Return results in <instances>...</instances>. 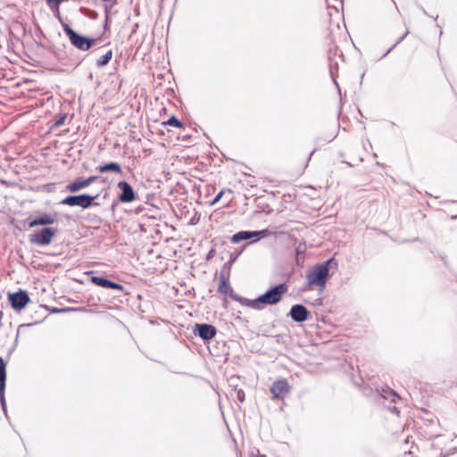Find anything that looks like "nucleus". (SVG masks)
I'll return each instance as SVG.
<instances>
[{"label": "nucleus", "mask_w": 457, "mask_h": 457, "mask_svg": "<svg viewBox=\"0 0 457 457\" xmlns=\"http://www.w3.org/2000/svg\"><path fill=\"white\" fill-rule=\"evenodd\" d=\"M266 234V230H260V231H239L236 234H234L231 237V242L234 244H237L244 240H249L253 237H260V236H264Z\"/></svg>", "instance_id": "13"}, {"label": "nucleus", "mask_w": 457, "mask_h": 457, "mask_svg": "<svg viewBox=\"0 0 457 457\" xmlns=\"http://www.w3.org/2000/svg\"><path fill=\"white\" fill-rule=\"evenodd\" d=\"M97 170L100 172L112 171V172H115V173H120L121 172V166L118 162H109V163H105L104 165L98 166Z\"/></svg>", "instance_id": "15"}, {"label": "nucleus", "mask_w": 457, "mask_h": 457, "mask_svg": "<svg viewBox=\"0 0 457 457\" xmlns=\"http://www.w3.org/2000/svg\"><path fill=\"white\" fill-rule=\"evenodd\" d=\"M289 389L290 386L286 379H278L272 384L270 393L274 399L284 400Z\"/></svg>", "instance_id": "9"}, {"label": "nucleus", "mask_w": 457, "mask_h": 457, "mask_svg": "<svg viewBox=\"0 0 457 457\" xmlns=\"http://www.w3.org/2000/svg\"><path fill=\"white\" fill-rule=\"evenodd\" d=\"M9 301L12 307L16 311H21L25 308L29 302V296L24 290L9 295Z\"/></svg>", "instance_id": "7"}, {"label": "nucleus", "mask_w": 457, "mask_h": 457, "mask_svg": "<svg viewBox=\"0 0 457 457\" xmlns=\"http://www.w3.org/2000/svg\"><path fill=\"white\" fill-rule=\"evenodd\" d=\"M62 29L64 33L68 36L71 44L80 51H87L96 41L95 38H90L77 33L68 24L62 23Z\"/></svg>", "instance_id": "3"}, {"label": "nucleus", "mask_w": 457, "mask_h": 457, "mask_svg": "<svg viewBox=\"0 0 457 457\" xmlns=\"http://www.w3.org/2000/svg\"><path fill=\"white\" fill-rule=\"evenodd\" d=\"M86 187H87V185L83 179H76L75 181L69 183L66 187L67 190L72 193L78 192Z\"/></svg>", "instance_id": "16"}, {"label": "nucleus", "mask_w": 457, "mask_h": 457, "mask_svg": "<svg viewBox=\"0 0 457 457\" xmlns=\"http://www.w3.org/2000/svg\"><path fill=\"white\" fill-rule=\"evenodd\" d=\"M256 457H267L266 455L264 454H260L259 453H257Z\"/></svg>", "instance_id": "27"}, {"label": "nucleus", "mask_w": 457, "mask_h": 457, "mask_svg": "<svg viewBox=\"0 0 457 457\" xmlns=\"http://www.w3.org/2000/svg\"><path fill=\"white\" fill-rule=\"evenodd\" d=\"M6 364L2 357H0V403L4 412L6 414V403L4 397L5 379H6Z\"/></svg>", "instance_id": "11"}, {"label": "nucleus", "mask_w": 457, "mask_h": 457, "mask_svg": "<svg viewBox=\"0 0 457 457\" xmlns=\"http://www.w3.org/2000/svg\"><path fill=\"white\" fill-rule=\"evenodd\" d=\"M409 34V29L405 31V33L397 39V41L385 53L383 57L386 56L398 44H400Z\"/></svg>", "instance_id": "22"}, {"label": "nucleus", "mask_w": 457, "mask_h": 457, "mask_svg": "<svg viewBox=\"0 0 457 457\" xmlns=\"http://www.w3.org/2000/svg\"><path fill=\"white\" fill-rule=\"evenodd\" d=\"M112 51L108 50L104 54H103L96 60V64L98 68L104 67L109 63V62L112 60Z\"/></svg>", "instance_id": "18"}, {"label": "nucleus", "mask_w": 457, "mask_h": 457, "mask_svg": "<svg viewBox=\"0 0 457 457\" xmlns=\"http://www.w3.org/2000/svg\"><path fill=\"white\" fill-rule=\"evenodd\" d=\"M99 196V194L96 195H90L88 194H81L77 195H68L61 201V204L69 206H79L84 209L89 208L92 205H99L94 201Z\"/></svg>", "instance_id": "4"}, {"label": "nucleus", "mask_w": 457, "mask_h": 457, "mask_svg": "<svg viewBox=\"0 0 457 457\" xmlns=\"http://www.w3.org/2000/svg\"><path fill=\"white\" fill-rule=\"evenodd\" d=\"M390 411L393 412H398L395 406H393L392 408H390Z\"/></svg>", "instance_id": "26"}, {"label": "nucleus", "mask_w": 457, "mask_h": 457, "mask_svg": "<svg viewBox=\"0 0 457 457\" xmlns=\"http://www.w3.org/2000/svg\"><path fill=\"white\" fill-rule=\"evenodd\" d=\"M289 315L295 322H303L308 320L309 312L305 306L302 304H295L291 307Z\"/></svg>", "instance_id": "12"}, {"label": "nucleus", "mask_w": 457, "mask_h": 457, "mask_svg": "<svg viewBox=\"0 0 457 457\" xmlns=\"http://www.w3.org/2000/svg\"><path fill=\"white\" fill-rule=\"evenodd\" d=\"M218 290L220 294H224V295H228V294L231 295L232 294V289L224 277H222L220 279Z\"/></svg>", "instance_id": "19"}, {"label": "nucleus", "mask_w": 457, "mask_h": 457, "mask_svg": "<svg viewBox=\"0 0 457 457\" xmlns=\"http://www.w3.org/2000/svg\"><path fill=\"white\" fill-rule=\"evenodd\" d=\"M90 281L98 287H104V288H111L115 290L122 291L124 289V287L121 284L116 283L114 281H112L110 279H107L106 278L100 277V276H91Z\"/></svg>", "instance_id": "10"}, {"label": "nucleus", "mask_w": 457, "mask_h": 457, "mask_svg": "<svg viewBox=\"0 0 457 457\" xmlns=\"http://www.w3.org/2000/svg\"><path fill=\"white\" fill-rule=\"evenodd\" d=\"M96 179H97L96 176H90L87 179H85V181H86V183H87V185L88 187L89 185L94 183Z\"/></svg>", "instance_id": "24"}, {"label": "nucleus", "mask_w": 457, "mask_h": 457, "mask_svg": "<svg viewBox=\"0 0 457 457\" xmlns=\"http://www.w3.org/2000/svg\"><path fill=\"white\" fill-rule=\"evenodd\" d=\"M288 287L285 283L270 287L264 294L256 299H247L244 297L235 298L241 304L255 310H262L266 305H274L279 303L284 294L287 292Z\"/></svg>", "instance_id": "1"}, {"label": "nucleus", "mask_w": 457, "mask_h": 457, "mask_svg": "<svg viewBox=\"0 0 457 457\" xmlns=\"http://www.w3.org/2000/svg\"><path fill=\"white\" fill-rule=\"evenodd\" d=\"M117 187L120 190L118 196L119 201L121 203H131L136 199V193L133 187L125 180L120 181L117 184Z\"/></svg>", "instance_id": "8"}, {"label": "nucleus", "mask_w": 457, "mask_h": 457, "mask_svg": "<svg viewBox=\"0 0 457 457\" xmlns=\"http://www.w3.org/2000/svg\"><path fill=\"white\" fill-rule=\"evenodd\" d=\"M56 221L55 216L50 213H42L41 215L35 217L29 220V227L34 228L39 225H51Z\"/></svg>", "instance_id": "14"}, {"label": "nucleus", "mask_w": 457, "mask_h": 457, "mask_svg": "<svg viewBox=\"0 0 457 457\" xmlns=\"http://www.w3.org/2000/svg\"><path fill=\"white\" fill-rule=\"evenodd\" d=\"M222 195H223V191H220V193L215 196V198L213 199V201H212V204H213L217 203V202L221 198Z\"/></svg>", "instance_id": "25"}, {"label": "nucleus", "mask_w": 457, "mask_h": 457, "mask_svg": "<svg viewBox=\"0 0 457 457\" xmlns=\"http://www.w3.org/2000/svg\"><path fill=\"white\" fill-rule=\"evenodd\" d=\"M235 391L237 393V399L238 400V402L240 403H243L245 401V392L243 389L239 388H235Z\"/></svg>", "instance_id": "23"}, {"label": "nucleus", "mask_w": 457, "mask_h": 457, "mask_svg": "<svg viewBox=\"0 0 457 457\" xmlns=\"http://www.w3.org/2000/svg\"><path fill=\"white\" fill-rule=\"evenodd\" d=\"M334 264L337 266L335 258H330L326 262L312 267L306 274V282L309 287L316 286L321 290L325 287L326 282L329 277V268Z\"/></svg>", "instance_id": "2"}, {"label": "nucleus", "mask_w": 457, "mask_h": 457, "mask_svg": "<svg viewBox=\"0 0 457 457\" xmlns=\"http://www.w3.org/2000/svg\"><path fill=\"white\" fill-rule=\"evenodd\" d=\"M193 333L204 341L211 340L217 334V329L213 325L207 323H196L193 328Z\"/></svg>", "instance_id": "6"}, {"label": "nucleus", "mask_w": 457, "mask_h": 457, "mask_svg": "<svg viewBox=\"0 0 457 457\" xmlns=\"http://www.w3.org/2000/svg\"><path fill=\"white\" fill-rule=\"evenodd\" d=\"M421 10L425 14H428L425 9L421 8Z\"/></svg>", "instance_id": "28"}, {"label": "nucleus", "mask_w": 457, "mask_h": 457, "mask_svg": "<svg viewBox=\"0 0 457 457\" xmlns=\"http://www.w3.org/2000/svg\"><path fill=\"white\" fill-rule=\"evenodd\" d=\"M66 118V113H58L53 120V125L51 126V129H53L60 128L62 125L64 124Z\"/></svg>", "instance_id": "20"}, {"label": "nucleus", "mask_w": 457, "mask_h": 457, "mask_svg": "<svg viewBox=\"0 0 457 457\" xmlns=\"http://www.w3.org/2000/svg\"><path fill=\"white\" fill-rule=\"evenodd\" d=\"M55 234V228L45 227L41 229L35 230L32 234H30L29 237V240L31 244L39 246H46L51 244Z\"/></svg>", "instance_id": "5"}, {"label": "nucleus", "mask_w": 457, "mask_h": 457, "mask_svg": "<svg viewBox=\"0 0 457 457\" xmlns=\"http://www.w3.org/2000/svg\"><path fill=\"white\" fill-rule=\"evenodd\" d=\"M380 396L384 399L390 400L391 403H395L396 399L399 398V395L389 387H382L379 393Z\"/></svg>", "instance_id": "17"}, {"label": "nucleus", "mask_w": 457, "mask_h": 457, "mask_svg": "<svg viewBox=\"0 0 457 457\" xmlns=\"http://www.w3.org/2000/svg\"><path fill=\"white\" fill-rule=\"evenodd\" d=\"M163 124L177 127V128L183 127V123L174 115L171 116L170 118H169V120L167 121L163 122Z\"/></svg>", "instance_id": "21"}]
</instances>
